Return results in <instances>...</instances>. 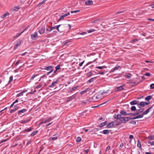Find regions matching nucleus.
<instances>
[{"label": "nucleus", "instance_id": "9", "mask_svg": "<svg viewBox=\"0 0 154 154\" xmlns=\"http://www.w3.org/2000/svg\"><path fill=\"white\" fill-rule=\"evenodd\" d=\"M38 34L37 32H35L33 34H32L31 37L33 39H36L37 37Z\"/></svg>", "mask_w": 154, "mask_h": 154}, {"label": "nucleus", "instance_id": "44", "mask_svg": "<svg viewBox=\"0 0 154 154\" xmlns=\"http://www.w3.org/2000/svg\"><path fill=\"white\" fill-rule=\"evenodd\" d=\"M87 91V90H86L81 91L80 92V93L81 94H85V93Z\"/></svg>", "mask_w": 154, "mask_h": 154}, {"label": "nucleus", "instance_id": "63", "mask_svg": "<svg viewBox=\"0 0 154 154\" xmlns=\"http://www.w3.org/2000/svg\"><path fill=\"white\" fill-rule=\"evenodd\" d=\"M84 61H83V62H81L79 64V66H82V64H83V63H84Z\"/></svg>", "mask_w": 154, "mask_h": 154}, {"label": "nucleus", "instance_id": "32", "mask_svg": "<svg viewBox=\"0 0 154 154\" xmlns=\"http://www.w3.org/2000/svg\"><path fill=\"white\" fill-rule=\"evenodd\" d=\"M46 32H50L51 31V28L50 27L48 26L47 28L46 29Z\"/></svg>", "mask_w": 154, "mask_h": 154}, {"label": "nucleus", "instance_id": "4", "mask_svg": "<svg viewBox=\"0 0 154 154\" xmlns=\"http://www.w3.org/2000/svg\"><path fill=\"white\" fill-rule=\"evenodd\" d=\"M116 123V121H115L108 123L106 125V127L108 128H111L113 127L115 124Z\"/></svg>", "mask_w": 154, "mask_h": 154}, {"label": "nucleus", "instance_id": "8", "mask_svg": "<svg viewBox=\"0 0 154 154\" xmlns=\"http://www.w3.org/2000/svg\"><path fill=\"white\" fill-rule=\"evenodd\" d=\"M139 103V101L134 100L130 102V104L131 105H134L136 104H138V103Z\"/></svg>", "mask_w": 154, "mask_h": 154}, {"label": "nucleus", "instance_id": "62", "mask_svg": "<svg viewBox=\"0 0 154 154\" xmlns=\"http://www.w3.org/2000/svg\"><path fill=\"white\" fill-rule=\"evenodd\" d=\"M131 75L130 74V73L128 74L126 76L127 78H128V79L130 77Z\"/></svg>", "mask_w": 154, "mask_h": 154}, {"label": "nucleus", "instance_id": "60", "mask_svg": "<svg viewBox=\"0 0 154 154\" xmlns=\"http://www.w3.org/2000/svg\"><path fill=\"white\" fill-rule=\"evenodd\" d=\"M78 86H76V87H74L72 88V91H73L75 90V89H76L78 87Z\"/></svg>", "mask_w": 154, "mask_h": 154}, {"label": "nucleus", "instance_id": "17", "mask_svg": "<svg viewBox=\"0 0 154 154\" xmlns=\"http://www.w3.org/2000/svg\"><path fill=\"white\" fill-rule=\"evenodd\" d=\"M121 114L124 115V116H127L128 115V113H127L126 112L123 110H122L120 112Z\"/></svg>", "mask_w": 154, "mask_h": 154}, {"label": "nucleus", "instance_id": "64", "mask_svg": "<svg viewBox=\"0 0 154 154\" xmlns=\"http://www.w3.org/2000/svg\"><path fill=\"white\" fill-rule=\"evenodd\" d=\"M7 140H2L1 142H0V143H1L4 142L6 141Z\"/></svg>", "mask_w": 154, "mask_h": 154}, {"label": "nucleus", "instance_id": "11", "mask_svg": "<svg viewBox=\"0 0 154 154\" xmlns=\"http://www.w3.org/2000/svg\"><path fill=\"white\" fill-rule=\"evenodd\" d=\"M57 81H54V82H52L51 84L48 86V88H53L55 86V84H57Z\"/></svg>", "mask_w": 154, "mask_h": 154}, {"label": "nucleus", "instance_id": "30", "mask_svg": "<svg viewBox=\"0 0 154 154\" xmlns=\"http://www.w3.org/2000/svg\"><path fill=\"white\" fill-rule=\"evenodd\" d=\"M9 14V13L7 12L5 14H4L2 16H1V17L2 18H4L5 17L8 15Z\"/></svg>", "mask_w": 154, "mask_h": 154}, {"label": "nucleus", "instance_id": "58", "mask_svg": "<svg viewBox=\"0 0 154 154\" xmlns=\"http://www.w3.org/2000/svg\"><path fill=\"white\" fill-rule=\"evenodd\" d=\"M123 11H119V12L116 13V14H120L121 13H122L123 12Z\"/></svg>", "mask_w": 154, "mask_h": 154}, {"label": "nucleus", "instance_id": "2", "mask_svg": "<svg viewBox=\"0 0 154 154\" xmlns=\"http://www.w3.org/2000/svg\"><path fill=\"white\" fill-rule=\"evenodd\" d=\"M149 104V102H146L142 101L140 102L138 104V107L139 108H141L143 107L146 105H148Z\"/></svg>", "mask_w": 154, "mask_h": 154}, {"label": "nucleus", "instance_id": "15", "mask_svg": "<svg viewBox=\"0 0 154 154\" xmlns=\"http://www.w3.org/2000/svg\"><path fill=\"white\" fill-rule=\"evenodd\" d=\"M27 110V109H23L21 110H19L18 111V113L19 114H20L21 113H24Z\"/></svg>", "mask_w": 154, "mask_h": 154}, {"label": "nucleus", "instance_id": "12", "mask_svg": "<svg viewBox=\"0 0 154 154\" xmlns=\"http://www.w3.org/2000/svg\"><path fill=\"white\" fill-rule=\"evenodd\" d=\"M121 68V67L119 66H116L114 68H113L111 70V72H114L115 70H117Z\"/></svg>", "mask_w": 154, "mask_h": 154}, {"label": "nucleus", "instance_id": "6", "mask_svg": "<svg viewBox=\"0 0 154 154\" xmlns=\"http://www.w3.org/2000/svg\"><path fill=\"white\" fill-rule=\"evenodd\" d=\"M45 30V27H43L40 28L38 30V32L40 34H42L44 33Z\"/></svg>", "mask_w": 154, "mask_h": 154}, {"label": "nucleus", "instance_id": "41", "mask_svg": "<svg viewBox=\"0 0 154 154\" xmlns=\"http://www.w3.org/2000/svg\"><path fill=\"white\" fill-rule=\"evenodd\" d=\"M13 77L12 76H11L10 77V80L9 81V83H10L13 80Z\"/></svg>", "mask_w": 154, "mask_h": 154}, {"label": "nucleus", "instance_id": "54", "mask_svg": "<svg viewBox=\"0 0 154 154\" xmlns=\"http://www.w3.org/2000/svg\"><path fill=\"white\" fill-rule=\"evenodd\" d=\"M89 151V149H88L87 150H85V149L84 150V151L85 152L86 154H88V153Z\"/></svg>", "mask_w": 154, "mask_h": 154}, {"label": "nucleus", "instance_id": "51", "mask_svg": "<svg viewBox=\"0 0 154 154\" xmlns=\"http://www.w3.org/2000/svg\"><path fill=\"white\" fill-rule=\"evenodd\" d=\"M32 142V141L31 140H28L27 143V144L26 145H29V144H30Z\"/></svg>", "mask_w": 154, "mask_h": 154}, {"label": "nucleus", "instance_id": "43", "mask_svg": "<svg viewBox=\"0 0 154 154\" xmlns=\"http://www.w3.org/2000/svg\"><path fill=\"white\" fill-rule=\"evenodd\" d=\"M80 11V10H76V11H71V13H77V12H79Z\"/></svg>", "mask_w": 154, "mask_h": 154}, {"label": "nucleus", "instance_id": "49", "mask_svg": "<svg viewBox=\"0 0 154 154\" xmlns=\"http://www.w3.org/2000/svg\"><path fill=\"white\" fill-rule=\"evenodd\" d=\"M54 89L55 90V91H54L53 92H56L57 91H59L60 90L57 87L55 88Z\"/></svg>", "mask_w": 154, "mask_h": 154}, {"label": "nucleus", "instance_id": "18", "mask_svg": "<svg viewBox=\"0 0 154 154\" xmlns=\"http://www.w3.org/2000/svg\"><path fill=\"white\" fill-rule=\"evenodd\" d=\"M27 90L23 91L22 92H21L20 94H17V95L16 97H19L21 96H22L23 95V93L25 92Z\"/></svg>", "mask_w": 154, "mask_h": 154}, {"label": "nucleus", "instance_id": "59", "mask_svg": "<svg viewBox=\"0 0 154 154\" xmlns=\"http://www.w3.org/2000/svg\"><path fill=\"white\" fill-rule=\"evenodd\" d=\"M14 108L16 109L17 110L19 108V107L17 106V105H16L14 106Z\"/></svg>", "mask_w": 154, "mask_h": 154}, {"label": "nucleus", "instance_id": "19", "mask_svg": "<svg viewBox=\"0 0 154 154\" xmlns=\"http://www.w3.org/2000/svg\"><path fill=\"white\" fill-rule=\"evenodd\" d=\"M96 77H95L91 78V79H89L88 81L87 82V84H89V83L92 82L94 81V79H96Z\"/></svg>", "mask_w": 154, "mask_h": 154}, {"label": "nucleus", "instance_id": "42", "mask_svg": "<svg viewBox=\"0 0 154 154\" xmlns=\"http://www.w3.org/2000/svg\"><path fill=\"white\" fill-rule=\"evenodd\" d=\"M128 115H130L131 116H136L135 113H128Z\"/></svg>", "mask_w": 154, "mask_h": 154}, {"label": "nucleus", "instance_id": "14", "mask_svg": "<svg viewBox=\"0 0 154 154\" xmlns=\"http://www.w3.org/2000/svg\"><path fill=\"white\" fill-rule=\"evenodd\" d=\"M70 14V13L69 12H68L67 13L64 14L62 15H61L60 17V19H63L64 17H66L68 15H69Z\"/></svg>", "mask_w": 154, "mask_h": 154}, {"label": "nucleus", "instance_id": "45", "mask_svg": "<svg viewBox=\"0 0 154 154\" xmlns=\"http://www.w3.org/2000/svg\"><path fill=\"white\" fill-rule=\"evenodd\" d=\"M128 119H129H129L132 120V119H136L135 116L134 117H128Z\"/></svg>", "mask_w": 154, "mask_h": 154}, {"label": "nucleus", "instance_id": "27", "mask_svg": "<svg viewBox=\"0 0 154 154\" xmlns=\"http://www.w3.org/2000/svg\"><path fill=\"white\" fill-rule=\"evenodd\" d=\"M52 119L51 117H50L49 119H46L45 121H44V122H45V123H47L48 122L50 121H51Z\"/></svg>", "mask_w": 154, "mask_h": 154}, {"label": "nucleus", "instance_id": "28", "mask_svg": "<svg viewBox=\"0 0 154 154\" xmlns=\"http://www.w3.org/2000/svg\"><path fill=\"white\" fill-rule=\"evenodd\" d=\"M57 139V137H51L49 138V141H51L52 140H55Z\"/></svg>", "mask_w": 154, "mask_h": 154}, {"label": "nucleus", "instance_id": "39", "mask_svg": "<svg viewBox=\"0 0 154 154\" xmlns=\"http://www.w3.org/2000/svg\"><path fill=\"white\" fill-rule=\"evenodd\" d=\"M81 140V138L80 137H78L76 139V141L79 142Z\"/></svg>", "mask_w": 154, "mask_h": 154}, {"label": "nucleus", "instance_id": "26", "mask_svg": "<svg viewBox=\"0 0 154 154\" xmlns=\"http://www.w3.org/2000/svg\"><path fill=\"white\" fill-rule=\"evenodd\" d=\"M38 132V131H35L32 132L30 134V136H33L35 134H36Z\"/></svg>", "mask_w": 154, "mask_h": 154}, {"label": "nucleus", "instance_id": "40", "mask_svg": "<svg viewBox=\"0 0 154 154\" xmlns=\"http://www.w3.org/2000/svg\"><path fill=\"white\" fill-rule=\"evenodd\" d=\"M19 8L20 7L18 6H17L14 7V8L13 9V10L15 11H16V9H19Z\"/></svg>", "mask_w": 154, "mask_h": 154}, {"label": "nucleus", "instance_id": "16", "mask_svg": "<svg viewBox=\"0 0 154 154\" xmlns=\"http://www.w3.org/2000/svg\"><path fill=\"white\" fill-rule=\"evenodd\" d=\"M93 75V73L91 71H90L86 74V75L87 77H89Z\"/></svg>", "mask_w": 154, "mask_h": 154}, {"label": "nucleus", "instance_id": "55", "mask_svg": "<svg viewBox=\"0 0 154 154\" xmlns=\"http://www.w3.org/2000/svg\"><path fill=\"white\" fill-rule=\"evenodd\" d=\"M20 44H21V42L20 41L17 42V43L16 45H18V46H19V45H20Z\"/></svg>", "mask_w": 154, "mask_h": 154}, {"label": "nucleus", "instance_id": "35", "mask_svg": "<svg viewBox=\"0 0 154 154\" xmlns=\"http://www.w3.org/2000/svg\"><path fill=\"white\" fill-rule=\"evenodd\" d=\"M118 91H121L124 89L122 86H119L117 88Z\"/></svg>", "mask_w": 154, "mask_h": 154}, {"label": "nucleus", "instance_id": "23", "mask_svg": "<svg viewBox=\"0 0 154 154\" xmlns=\"http://www.w3.org/2000/svg\"><path fill=\"white\" fill-rule=\"evenodd\" d=\"M107 122H106V121H105V122H104L101 123L100 124V127H102L104 126V125H106L107 124Z\"/></svg>", "mask_w": 154, "mask_h": 154}, {"label": "nucleus", "instance_id": "57", "mask_svg": "<svg viewBox=\"0 0 154 154\" xmlns=\"http://www.w3.org/2000/svg\"><path fill=\"white\" fill-rule=\"evenodd\" d=\"M120 124V122H116V124H115V125L116 126H118V125H119Z\"/></svg>", "mask_w": 154, "mask_h": 154}, {"label": "nucleus", "instance_id": "37", "mask_svg": "<svg viewBox=\"0 0 154 154\" xmlns=\"http://www.w3.org/2000/svg\"><path fill=\"white\" fill-rule=\"evenodd\" d=\"M42 86V84H39L38 86H36V88H38L41 87Z\"/></svg>", "mask_w": 154, "mask_h": 154}, {"label": "nucleus", "instance_id": "5", "mask_svg": "<svg viewBox=\"0 0 154 154\" xmlns=\"http://www.w3.org/2000/svg\"><path fill=\"white\" fill-rule=\"evenodd\" d=\"M128 117H121V118L119 119L120 121L122 123H125L127 121H128L129 120V119H128Z\"/></svg>", "mask_w": 154, "mask_h": 154}, {"label": "nucleus", "instance_id": "61", "mask_svg": "<svg viewBox=\"0 0 154 154\" xmlns=\"http://www.w3.org/2000/svg\"><path fill=\"white\" fill-rule=\"evenodd\" d=\"M148 20L151 21H154V19H152V18H148L147 19Z\"/></svg>", "mask_w": 154, "mask_h": 154}, {"label": "nucleus", "instance_id": "33", "mask_svg": "<svg viewBox=\"0 0 154 154\" xmlns=\"http://www.w3.org/2000/svg\"><path fill=\"white\" fill-rule=\"evenodd\" d=\"M143 116L142 114L140 115H139L138 116H135L136 119H137L139 118H142L143 117Z\"/></svg>", "mask_w": 154, "mask_h": 154}, {"label": "nucleus", "instance_id": "20", "mask_svg": "<svg viewBox=\"0 0 154 154\" xmlns=\"http://www.w3.org/2000/svg\"><path fill=\"white\" fill-rule=\"evenodd\" d=\"M25 30H23L22 32L20 33H17L16 35H14V37L15 38H16L20 36L25 31Z\"/></svg>", "mask_w": 154, "mask_h": 154}, {"label": "nucleus", "instance_id": "13", "mask_svg": "<svg viewBox=\"0 0 154 154\" xmlns=\"http://www.w3.org/2000/svg\"><path fill=\"white\" fill-rule=\"evenodd\" d=\"M152 107V106L149 107L148 109H147L146 110L145 112H143L142 113V114L143 115V116L145 115H146V114H147L149 112L150 109H151Z\"/></svg>", "mask_w": 154, "mask_h": 154}, {"label": "nucleus", "instance_id": "56", "mask_svg": "<svg viewBox=\"0 0 154 154\" xmlns=\"http://www.w3.org/2000/svg\"><path fill=\"white\" fill-rule=\"evenodd\" d=\"M134 138V136L132 135H130L129 136V138L130 139H133Z\"/></svg>", "mask_w": 154, "mask_h": 154}, {"label": "nucleus", "instance_id": "3", "mask_svg": "<svg viewBox=\"0 0 154 154\" xmlns=\"http://www.w3.org/2000/svg\"><path fill=\"white\" fill-rule=\"evenodd\" d=\"M53 68V66H45L44 69L47 70H50L49 72H48L47 73V75H48L49 74L52 72L54 70L52 69Z\"/></svg>", "mask_w": 154, "mask_h": 154}, {"label": "nucleus", "instance_id": "29", "mask_svg": "<svg viewBox=\"0 0 154 154\" xmlns=\"http://www.w3.org/2000/svg\"><path fill=\"white\" fill-rule=\"evenodd\" d=\"M131 109L132 111H135L136 110V107L135 106H133L131 107Z\"/></svg>", "mask_w": 154, "mask_h": 154}, {"label": "nucleus", "instance_id": "46", "mask_svg": "<svg viewBox=\"0 0 154 154\" xmlns=\"http://www.w3.org/2000/svg\"><path fill=\"white\" fill-rule=\"evenodd\" d=\"M55 68H56V70L59 69L60 68V65H57V66Z\"/></svg>", "mask_w": 154, "mask_h": 154}, {"label": "nucleus", "instance_id": "36", "mask_svg": "<svg viewBox=\"0 0 154 154\" xmlns=\"http://www.w3.org/2000/svg\"><path fill=\"white\" fill-rule=\"evenodd\" d=\"M129 123L131 124H133L134 125L136 124V122L135 121L133 120H131L129 122Z\"/></svg>", "mask_w": 154, "mask_h": 154}, {"label": "nucleus", "instance_id": "47", "mask_svg": "<svg viewBox=\"0 0 154 154\" xmlns=\"http://www.w3.org/2000/svg\"><path fill=\"white\" fill-rule=\"evenodd\" d=\"M144 75L149 76L150 75V74L149 73H146L144 74Z\"/></svg>", "mask_w": 154, "mask_h": 154}, {"label": "nucleus", "instance_id": "10", "mask_svg": "<svg viewBox=\"0 0 154 154\" xmlns=\"http://www.w3.org/2000/svg\"><path fill=\"white\" fill-rule=\"evenodd\" d=\"M85 4L88 5H92L93 4V2L91 0H88L85 2Z\"/></svg>", "mask_w": 154, "mask_h": 154}, {"label": "nucleus", "instance_id": "1", "mask_svg": "<svg viewBox=\"0 0 154 154\" xmlns=\"http://www.w3.org/2000/svg\"><path fill=\"white\" fill-rule=\"evenodd\" d=\"M66 26L65 25H59L56 26V29L60 32H63L65 29Z\"/></svg>", "mask_w": 154, "mask_h": 154}, {"label": "nucleus", "instance_id": "31", "mask_svg": "<svg viewBox=\"0 0 154 154\" xmlns=\"http://www.w3.org/2000/svg\"><path fill=\"white\" fill-rule=\"evenodd\" d=\"M140 108V109L136 110H137L139 112L140 114V113L143 112L144 110V109H143L141 108Z\"/></svg>", "mask_w": 154, "mask_h": 154}, {"label": "nucleus", "instance_id": "25", "mask_svg": "<svg viewBox=\"0 0 154 154\" xmlns=\"http://www.w3.org/2000/svg\"><path fill=\"white\" fill-rule=\"evenodd\" d=\"M32 129V128H27V129H25L23 131L24 133L26 132H28L30 131Z\"/></svg>", "mask_w": 154, "mask_h": 154}, {"label": "nucleus", "instance_id": "38", "mask_svg": "<svg viewBox=\"0 0 154 154\" xmlns=\"http://www.w3.org/2000/svg\"><path fill=\"white\" fill-rule=\"evenodd\" d=\"M94 31H95V29H91V30H88L87 31V32L88 33H91V32H94Z\"/></svg>", "mask_w": 154, "mask_h": 154}, {"label": "nucleus", "instance_id": "53", "mask_svg": "<svg viewBox=\"0 0 154 154\" xmlns=\"http://www.w3.org/2000/svg\"><path fill=\"white\" fill-rule=\"evenodd\" d=\"M149 139H150V140H152L154 139V138L152 136H149Z\"/></svg>", "mask_w": 154, "mask_h": 154}, {"label": "nucleus", "instance_id": "7", "mask_svg": "<svg viewBox=\"0 0 154 154\" xmlns=\"http://www.w3.org/2000/svg\"><path fill=\"white\" fill-rule=\"evenodd\" d=\"M122 116L121 114H115L114 115V118L116 119H119L120 118H121Z\"/></svg>", "mask_w": 154, "mask_h": 154}, {"label": "nucleus", "instance_id": "22", "mask_svg": "<svg viewBox=\"0 0 154 154\" xmlns=\"http://www.w3.org/2000/svg\"><path fill=\"white\" fill-rule=\"evenodd\" d=\"M137 146L138 147H139V148H141V142L139 140H137Z\"/></svg>", "mask_w": 154, "mask_h": 154}, {"label": "nucleus", "instance_id": "34", "mask_svg": "<svg viewBox=\"0 0 154 154\" xmlns=\"http://www.w3.org/2000/svg\"><path fill=\"white\" fill-rule=\"evenodd\" d=\"M106 67L103 66H97L96 67V68L99 69H103L105 68H106Z\"/></svg>", "mask_w": 154, "mask_h": 154}, {"label": "nucleus", "instance_id": "24", "mask_svg": "<svg viewBox=\"0 0 154 154\" xmlns=\"http://www.w3.org/2000/svg\"><path fill=\"white\" fill-rule=\"evenodd\" d=\"M109 133V131L108 130H105L103 131V133L104 134H107Z\"/></svg>", "mask_w": 154, "mask_h": 154}, {"label": "nucleus", "instance_id": "21", "mask_svg": "<svg viewBox=\"0 0 154 154\" xmlns=\"http://www.w3.org/2000/svg\"><path fill=\"white\" fill-rule=\"evenodd\" d=\"M152 98V96L151 95L148 96L145 98L146 100L149 101Z\"/></svg>", "mask_w": 154, "mask_h": 154}, {"label": "nucleus", "instance_id": "52", "mask_svg": "<svg viewBox=\"0 0 154 154\" xmlns=\"http://www.w3.org/2000/svg\"><path fill=\"white\" fill-rule=\"evenodd\" d=\"M28 121V120H24L22 121V122L23 123H26Z\"/></svg>", "mask_w": 154, "mask_h": 154}, {"label": "nucleus", "instance_id": "48", "mask_svg": "<svg viewBox=\"0 0 154 154\" xmlns=\"http://www.w3.org/2000/svg\"><path fill=\"white\" fill-rule=\"evenodd\" d=\"M150 87L151 89L154 88V84H152L150 85Z\"/></svg>", "mask_w": 154, "mask_h": 154}, {"label": "nucleus", "instance_id": "50", "mask_svg": "<svg viewBox=\"0 0 154 154\" xmlns=\"http://www.w3.org/2000/svg\"><path fill=\"white\" fill-rule=\"evenodd\" d=\"M36 75H37L35 74L33 75L31 77V79H33L36 76Z\"/></svg>", "mask_w": 154, "mask_h": 154}]
</instances>
